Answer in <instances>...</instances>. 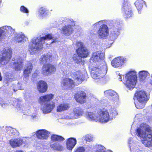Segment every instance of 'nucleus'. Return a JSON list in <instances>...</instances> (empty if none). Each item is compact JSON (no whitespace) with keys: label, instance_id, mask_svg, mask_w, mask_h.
Listing matches in <instances>:
<instances>
[{"label":"nucleus","instance_id":"obj_1","mask_svg":"<svg viewBox=\"0 0 152 152\" xmlns=\"http://www.w3.org/2000/svg\"><path fill=\"white\" fill-rule=\"evenodd\" d=\"M104 53L100 51L94 52L90 59V62L97 63V66L91 69V75L94 79H97L103 77L107 71L106 64L104 60Z\"/></svg>","mask_w":152,"mask_h":152},{"label":"nucleus","instance_id":"obj_2","mask_svg":"<svg viewBox=\"0 0 152 152\" xmlns=\"http://www.w3.org/2000/svg\"><path fill=\"white\" fill-rule=\"evenodd\" d=\"M56 40V38L50 34L42 37L34 38L32 40V44L29 47V51L31 54L37 53L42 49L43 44L49 45L55 42Z\"/></svg>","mask_w":152,"mask_h":152},{"label":"nucleus","instance_id":"obj_3","mask_svg":"<svg viewBox=\"0 0 152 152\" xmlns=\"http://www.w3.org/2000/svg\"><path fill=\"white\" fill-rule=\"evenodd\" d=\"M61 64H62L60 63L59 66L63 73L65 76H69V75L78 83H81L87 76V74L85 70H84L82 71H74L69 73V68L67 66Z\"/></svg>","mask_w":152,"mask_h":152},{"label":"nucleus","instance_id":"obj_4","mask_svg":"<svg viewBox=\"0 0 152 152\" xmlns=\"http://www.w3.org/2000/svg\"><path fill=\"white\" fill-rule=\"evenodd\" d=\"M118 77L120 81L123 80V82L129 89L131 90L134 88L135 86L137 80L136 72L134 71H130L124 77V76L120 75L118 76Z\"/></svg>","mask_w":152,"mask_h":152},{"label":"nucleus","instance_id":"obj_5","mask_svg":"<svg viewBox=\"0 0 152 152\" xmlns=\"http://www.w3.org/2000/svg\"><path fill=\"white\" fill-rule=\"evenodd\" d=\"M54 95L52 94H47L42 96L39 98V103L43 106L42 109L44 113H48L50 112L55 106V103L51 104L50 101L53 98Z\"/></svg>","mask_w":152,"mask_h":152},{"label":"nucleus","instance_id":"obj_6","mask_svg":"<svg viewBox=\"0 0 152 152\" xmlns=\"http://www.w3.org/2000/svg\"><path fill=\"white\" fill-rule=\"evenodd\" d=\"M12 50L11 48H6L1 51L0 54V66L8 64L12 56Z\"/></svg>","mask_w":152,"mask_h":152},{"label":"nucleus","instance_id":"obj_7","mask_svg":"<svg viewBox=\"0 0 152 152\" xmlns=\"http://www.w3.org/2000/svg\"><path fill=\"white\" fill-rule=\"evenodd\" d=\"M142 143L145 146H152V134H136Z\"/></svg>","mask_w":152,"mask_h":152},{"label":"nucleus","instance_id":"obj_8","mask_svg":"<svg viewBox=\"0 0 152 152\" xmlns=\"http://www.w3.org/2000/svg\"><path fill=\"white\" fill-rule=\"evenodd\" d=\"M98 121L105 123L108 121L110 120V115L107 110H99L97 112Z\"/></svg>","mask_w":152,"mask_h":152},{"label":"nucleus","instance_id":"obj_9","mask_svg":"<svg viewBox=\"0 0 152 152\" xmlns=\"http://www.w3.org/2000/svg\"><path fill=\"white\" fill-rule=\"evenodd\" d=\"M14 60H12L10 65L15 70H21L23 66L24 60L20 57H15Z\"/></svg>","mask_w":152,"mask_h":152},{"label":"nucleus","instance_id":"obj_10","mask_svg":"<svg viewBox=\"0 0 152 152\" xmlns=\"http://www.w3.org/2000/svg\"><path fill=\"white\" fill-rule=\"evenodd\" d=\"M122 8V12L123 15L126 18L131 17L132 15V13L130 4L127 1V0H124Z\"/></svg>","mask_w":152,"mask_h":152},{"label":"nucleus","instance_id":"obj_11","mask_svg":"<svg viewBox=\"0 0 152 152\" xmlns=\"http://www.w3.org/2000/svg\"><path fill=\"white\" fill-rule=\"evenodd\" d=\"M108 32V28L105 24L101 25L97 32L99 37L103 39L105 38L107 35Z\"/></svg>","mask_w":152,"mask_h":152},{"label":"nucleus","instance_id":"obj_12","mask_svg":"<svg viewBox=\"0 0 152 152\" xmlns=\"http://www.w3.org/2000/svg\"><path fill=\"white\" fill-rule=\"evenodd\" d=\"M136 131L137 133H151L152 132V128L146 123H142L141 124Z\"/></svg>","mask_w":152,"mask_h":152},{"label":"nucleus","instance_id":"obj_13","mask_svg":"<svg viewBox=\"0 0 152 152\" xmlns=\"http://www.w3.org/2000/svg\"><path fill=\"white\" fill-rule=\"evenodd\" d=\"M28 38L23 34L21 33L16 34L13 38V41L15 43H23L28 40Z\"/></svg>","mask_w":152,"mask_h":152},{"label":"nucleus","instance_id":"obj_14","mask_svg":"<svg viewBox=\"0 0 152 152\" xmlns=\"http://www.w3.org/2000/svg\"><path fill=\"white\" fill-rule=\"evenodd\" d=\"M104 95L106 96H114L112 98V102L113 104H117L118 100V96L117 94L113 90H110L104 92Z\"/></svg>","mask_w":152,"mask_h":152},{"label":"nucleus","instance_id":"obj_15","mask_svg":"<svg viewBox=\"0 0 152 152\" xmlns=\"http://www.w3.org/2000/svg\"><path fill=\"white\" fill-rule=\"evenodd\" d=\"M56 70L55 66L50 64H45L42 68V72L45 75H47L50 73L55 72Z\"/></svg>","mask_w":152,"mask_h":152},{"label":"nucleus","instance_id":"obj_16","mask_svg":"<svg viewBox=\"0 0 152 152\" xmlns=\"http://www.w3.org/2000/svg\"><path fill=\"white\" fill-rule=\"evenodd\" d=\"M86 93L82 91L77 93L75 96V98L77 102L81 104L86 103Z\"/></svg>","mask_w":152,"mask_h":152},{"label":"nucleus","instance_id":"obj_17","mask_svg":"<svg viewBox=\"0 0 152 152\" xmlns=\"http://www.w3.org/2000/svg\"><path fill=\"white\" fill-rule=\"evenodd\" d=\"M33 66L32 63L31 61H28L26 64V68L24 69L23 71V75L26 80L29 76V75L31 73L32 70Z\"/></svg>","mask_w":152,"mask_h":152},{"label":"nucleus","instance_id":"obj_18","mask_svg":"<svg viewBox=\"0 0 152 152\" xmlns=\"http://www.w3.org/2000/svg\"><path fill=\"white\" fill-rule=\"evenodd\" d=\"M61 85L64 88H71L74 87V82L72 79L66 78L62 80Z\"/></svg>","mask_w":152,"mask_h":152},{"label":"nucleus","instance_id":"obj_19","mask_svg":"<svg viewBox=\"0 0 152 152\" xmlns=\"http://www.w3.org/2000/svg\"><path fill=\"white\" fill-rule=\"evenodd\" d=\"M125 62V60L122 57H117L111 61L112 65L114 67H120Z\"/></svg>","mask_w":152,"mask_h":152},{"label":"nucleus","instance_id":"obj_20","mask_svg":"<svg viewBox=\"0 0 152 152\" xmlns=\"http://www.w3.org/2000/svg\"><path fill=\"white\" fill-rule=\"evenodd\" d=\"M135 95L137 100L146 102L148 100L146 93L144 91H137Z\"/></svg>","mask_w":152,"mask_h":152},{"label":"nucleus","instance_id":"obj_21","mask_svg":"<svg viewBox=\"0 0 152 152\" xmlns=\"http://www.w3.org/2000/svg\"><path fill=\"white\" fill-rule=\"evenodd\" d=\"M47 88V84L44 81H41L38 83L37 88L40 92L44 93L46 92Z\"/></svg>","mask_w":152,"mask_h":152},{"label":"nucleus","instance_id":"obj_22","mask_svg":"<svg viewBox=\"0 0 152 152\" xmlns=\"http://www.w3.org/2000/svg\"><path fill=\"white\" fill-rule=\"evenodd\" d=\"M76 144V140L74 138H70L66 142V147L69 150H71Z\"/></svg>","mask_w":152,"mask_h":152},{"label":"nucleus","instance_id":"obj_23","mask_svg":"<svg viewBox=\"0 0 152 152\" xmlns=\"http://www.w3.org/2000/svg\"><path fill=\"white\" fill-rule=\"evenodd\" d=\"M77 54L81 57L85 58L88 55V50L86 47L78 48L77 50Z\"/></svg>","mask_w":152,"mask_h":152},{"label":"nucleus","instance_id":"obj_24","mask_svg":"<svg viewBox=\"0 0 152 152\" xmlns=\"http://www.w3.org/2000/svg\"><path fill=\"white\" fill-rule=\"evenodd\" d=\"M73 113L74 116L72 117L71 118H78L82 115L83 111L80 107H77L73 108Z\"/></svg>","mask_w":152,"mask_h":152},{"label":"nucleus","instance_id":"obj_25","mask_svg":"<svg viewBox=\"0 0 152 152\" xmlns=\"http://www.w3.org/2000/svg\"><path fill=\"white\" fill-rule=\"evenodd\" d=\"M73 29L71 25H65L62 29V32L65 35L69 36L72 32Z\"/></svg>","mask_w":152,"mask_h":152},{"label":"nucleus","instance_id":"obj_26","mask_svg":"<svg viewBox=\"0 0 152 152\" xmlns=\"http://www.w3.org/2000/svg\"><path fill=\"white\" fill-rule=\"evenodd\" d=\"M51 58V56L49 54H44L39 58V62L41 64H48Z\"/></svg>","mask_w":152,"mask_h":152},{"label":"nucleus","instance_id":"obj_27","mask_svg":"<svg viewBox=\"0 0 152 152\" xmlns=\"http://www.w3.org/2000/svg\"><path fill=\"white\" fill-rule=\"evenodd\" d=\"M86 115L87 118L89 120L98 121V120H97V112L96 113L95 112H87Z\"/></svg>","mask_w":152,"mask_h":152},{"label":"nucleus","instance_id":"obj_28","mask_svg":"<svg viewBox=\"0 0 152 152\" xmlns=\"http://www.w3.org/2000/svg\"><path fill=\"white\" fill-rule=\"evenodd\" d=\"M69 104L67 103H62L58 105L57 108L58 112H61L68 110L69 108Z\"/></svg>","mask_w":152,"mask_h":152},{"label":"nucleus","instance_id":"obj_29","mask_svg":"<svg viewBox=\"0 0 152 152\" xmlns=\"http://www.w3.org/2000/svg\"><path fill=\"white\" fill-rule=\"evenodd\" d=\"M22 140L20 139L12 140L10 141V145L13 148L18 146L22 144Z\"/></svg>","mask_w":152,"mask_h":152},{"label":"nucleus","instance_id":"obj_30","mask_svg":"<svg viewBox=\"0 0 152 152\" xmlns=\"http://www.w3.org/2000/svg\"><path fill=\"white\" fill-rule=\"evenodd\" d=\"M139 77L141 81H143L145 80L147 77L149 75V74L148 72L145 71H142L139 72Z\"/></svg>","mask_w":152,"mask_h":152},{"label":"nucleus","instance_id":"obj_31","mask_svg":"<svg viewBox=\"0 0 152 152\" xmlns=\"http://www.w3.org/2000/svg\"><path fill=\"white\" fill-rule=\"evenodd\" d=\"M145 3L144 1L142 0H137L135 2V5L137 8L139 13H140L139 12V10H141L142 8L143 4Z\"/></svg>","mask_w":152,"mask_h":152},{"label":"nucleus","instance_id":"obj_32","mask_svg":"<svg viewBox=\"0 0 152 152\" xmlns=\"http://www.w3.org/2000/svg\"><path fill=\"white\" fill-rule=\"evenodd\" d=\"M50 146L54 150L57 151H61L63 148L61 144L58 142L51 144Z\"/></svg>","mask_w":152,"mask_h":152},{"label":"nucleus","instance_id":"obj_33","mask_svg":"<svg viewBox=\"0 0 152 152\" xmlns=\"http://www.w3.org/2000/svg\"><path fill=\"white\" fill-rule=\"evenodd\" d=\"M118 28H114L111 31L110 34V37L112 38V40H114L118 36L119 34Z\"/></svg>","mask_w":152,"mask_h":152},{"label":"nucleus","instance_id":"obj_34","mask_svg":"<svg viewBox=\"0 0 152 152\" xmlns=\"http://www.w3.org/2000/svg\"><path fill=\"white\" fill-rule=\"evenodd\" d=\"M146 102L142 101L137 100L135 102V104L136 107L139 109H142L144 108Z\"/></svg>","mask_w":152,"mask_h":152},{"label":"nucleus","instance_id":"obj_35","mask_svg":"<svg viewBox=\"0 0 152 152\" xmlns=\"http://www.w3.org/2000/svg\"><path fill=\"white\" fill-rule=\"evenodd\" d=\"M51 140L54 141H63L64 140V138L60 136L53 134L51 136Z\"/></svg>","mask_w":152,"mask_h":152},{"label":"nucleus","instance_id":"obj_36","mask_svg":"<svg viewBox=\"0 0 152 152\" xmlns=\"http://www.w3.org/2000/svg\"><path fill=\"white\" fill-rule=\"evenodd\" d=\"M34 135L39 139H47L48 137V134H35Z\"/></svg>","mask_w":152,"mask_h":152},{"label":"nucleus","instance_id":"obj_37","mask_svg":"<svg viewBox=\"0 0 152 152\" xmlns=\"http://www.w3.org/2000/svg\"><path fill=\"white\" fill-rule=\"evenodd\" d=\"M47 9L44 7H41L39 9V15L41 17H43L46 15Z\"/></svg>","mask_w":152,"mask_h":152},{"label":"nucleus","instance_id":"obj_38","mask_svg":"<svg viewBox=\"0 0 152 152\" xmlns=\"http://www.w3.org/2000/svg\"><path fill=\"white\" fill-rule=\"evenodd\" d=\"M97 149L95 152H105L106 149L101 145H96L95 146Z\"/></svg>","mask_w":152,"mask_h":152},{"label":"nucleus","instance_id":"obj_39","mask_svg":"<svg viewBox=\"0 0 152 152\" xmlns=\"http://www.w3.org/2000/svg\"><path fill=\"white\" fill-rule=\"evenodd\" d=\"M128 143L130 150L131 151L132 149H133V147H135L136 143L135 141L134 140L133 138H131L129 140Z\"/></svg>","mask_w":152,"mask_h":152},{"label":"nucleus","instance_id":"obj_40","mask_svg":"<svg viewBox=\"0 0 152 152\" xmlns=\"http://www.w3.org/2000/svg\"><path fill=\"white\" fill-rule=\"evenodd\" d=\"M81 57L78 55V54H74L73 57V60L77 64L81 62Z\"/></svg>","mask_w":152,"mask_h":152},{"label":"nucleus","instance_id":"obj_41","mask_svg":"<svg viewBox=\"0 0 152 152\" xmlns=\"http://www.w3.org/2000/svg\"><path fill=\"white\" fill-rule=\"evenodd\" d=\"M117 114L118 113L116 110L115 109H112L110 113V119L113 118L114 117H115Z\"/></svg>","mask_w":152,"mask_h":152},{"label":"nucleus","instance_id":"obj_42","mask_svg":"<svg viewBox=\"0 0 152 152\" xmlns=\"http://www.w3.org/2000/svg\"><path fill=\"white\" fill-rule=\"evenodd\" d=\"M20 10L21 12L24 13H28L29 12V11L27 8L23 6L21 7Z\"/></svg>","mask_w":152,"mask_h":152},{"label":"nucleus","instance_id":"obj_43","mask_svg":"<svg viewBox=\"0 0 152 152\" xmlns=\"http://www.w3.org/2000/svg\"><path fill=\"white\" fill-rule=\"evenodd\" d=\"M76 46L78 48L85 47L83 43L82 42L79 41H78L77 42Z\"/></svg>","mask_w":152,"mask_h":152},{"label":"nucleus","instance_id":"obj_44","mask_svg":"<svg viewBox=\"0 0 152 152\" xmlns=\"http://www.w3.org/2000/svg\"><path fill=\"white\" fill-rule=\"evenodd\" d=\"M36 133H50L48 131L45 129H41L37 130Z\"/></svg>","mask_w":152,"mask_h":152},{"label":"nucleus","instance_id":"obj_45","mask_svg":"<svg viewBox=\"0 0 152 152\" xmlns=\"http://www.w3.org/2000/svg\"><path fill=\"white\" fill-rule=\"evenodd\" d=\"M85 139L87 141L90 142L93 140V137L89 134L86 136Z\"/></svg>","mask_w":152,"mask_h":152},{"label":"nucleus","instance_id":"obj_46","mask_svg":"<svg viewBox=\"0 0 152 152\" xmlns=\"http://www.w3.org/2000/svg\"><path fill=\"white\" fill-rule=\"evenodd\" d=\"M85 149L82 147L78 148L75 152H84Z\"/></svg>","mask_w":152,"mask_h":152},{"label":"nucleus","instance_id":"obj_47","mask_svg":"<svg viewBox=\"0 0 152 152\" xmlns=\"http://www.w3.org/2000/svg\"><path fill=\"white\" fill-rule=\"evenodd\" d=\"M9 130H10V132L11 133H15L17 132V130L15 129L12 128H8L7 129Z\"/></svg>","mask_w":152,"mask_h":152},{"label":"nucleus","instance_id":"obj_48","mask_svg":"<svg viewBox=\"0 0 152 152\" xmlns=\"http://www.w3.org/2000/svg\"><path fill=\"white\" fill-rule=\"evenodd\" d=\"M11 128V127H6V128H5L6 131H5V132L10 133V129L9 130V129H7L8 128Z\"/></svg>","mask_w":152,"mask_h":152},{"label":"nucleus","instance_id":"obj_49","mask_svg":"<svg viewBox=\"0 0 152 152\" xmlns=\"http://www.w3.org/2000/svg\"><path fill=\"white\" fill-rule=\"evenodd\" d=\"M103 23V21H99V22H97V23H96L94 25H95V26H97V25H100V23Z\"/></svg>","mask_w":152,"mask_h":152},{"label":"nucleus","instance_id":"obj_50","mask_svg":"<svg viewBox=\"0 0 152 152\" xmlns=\"http://www.w3.org/2000/svg\"><path fill=\"white\" fill-rule=\"evenodd\" d=\"M8 105V104L4 103L3 104H2L1 106H2V107H3L4 108L6 106H7Z\"/></svg>","mask_w":152,"mask_h":152},{"label":"nucleus","instance_id":"obj_51","mask_svg":"<svg viewBox=\"0 0 152 152\" xmlns=\"http://www.w3.org/2000/svg\"><path fill=\"white\" fill-rule=\"evenodd\" d=\"M30 117H31L32 119H34L36 117V116L34 115H32L30 116Z\"/></svg>","mask_w":152,"mask_h":152},{"label":"nucleus","instance_id":"obj_52","mask_svg":"<svg viewBox=\"0 0 152 152\" xmlns=\"http://www.w3.org/2000/svg\"><path fill=\"white\" fill-rule=\"evenodd\" d=\"M37 75V72H35L34 73L33 75V76L35 77Z\"/></svg>","mask_w":152,"mask_h":152},{"label":"nucleus","instance_id":"obj_53","mask_svg":"<svg viewBox=\"0 0 152 152\" xmlns=\"http://www.w3.org/2000/svg\"><path fill=\"white\" fill-rule=\"evenodd\" d=\"M2 80V77L1 76V73L0 72V81H1Z\"/></svg>","mask_w":152,"mask_h":152},{"label":"nucleus","instance_id":"obj_54","mask_svg":"<svg viewBox=\"0 0 152 152\" xmlns=\"http://www.w3.org/2000/svg\"><path fill=\"white\" fill-rule=\"evenodd\" d=\"M20 86V84L18 83V85H17V86ZM18 89H22L20 87H19Z\"/></svg>","mask_w":152,"mask_h":152},{"label":"nucleus","instance_id":"obj_55","mask_svg":"<svg viewBox=\"0 0 152 152\" xmlns=\"http://www.w3.org/2000/svg\"><path fill=\"white\" fill-rule=\"evenodd\" d=\"M16 152H23L22 151H18H18H17Z\"/></svg>","mask_w":152,"mask_h":152},{"label":"nucleus","instance_id":"obj_56","mask_svg":"<svg viewBox=\"0 0 152 152\" xmlns=\"http://www.w3.org/2000/svg\"><path fill=\"white\" fill-rule=\"evenodd\" d=\"M13 90H14V92H16V91H17V89H13Z\"/></svg>","mask_w":152,"mask_h":152},{"label":"nucleus","instance_id":"obj_57","mask_svg":"<svg viewBox=\"0 0 152 152\" xmlns=\"http://www.w3.org/2000/svg\"><path fill=\"white\" fill-rule=\"evenodd\" d=\"M140 115V114H137V115H136V117H138V116Z\"/></svg>","mask_w":152,"mask_h":152},{"label":"nucleus","instance_id":"obj_58","mask_svg":"<svg viewBox=\"0 0 152 152\" xmlns=\"http://www.w3.org/2000/svg\"><path fill=\"white\" fill-rule=\"evenodd\" d=\"M110 152H113L111 151H110Z\"/></svg>","mask_w":152,"mask_h":152},{"label":"nucleus","instance_id":"obj_59","mask_svg":"<svg viewBox=\"0 0 152 152\" xmlns=\"http://www.w3.org/2000/svg\"><path fill=\"white\" fill-rule=\"evenodd\" d=\"M151 77H152V75H151Z\"/></svg>","mask_w":152,"mask_h":152}]
</instances>
